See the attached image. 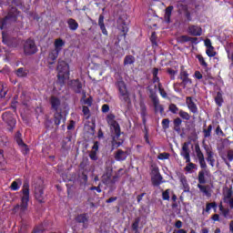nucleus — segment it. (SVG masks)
I'll return each instance as SVG.
<instances>
[{
    "mask_svg": "<svg viewBox=\"0 0 233 233\" xmlns=\"http://www.w3.org/2000/svg\"><path fill=\"white\" fill-rule=\"evenodd\" d=\"M226 52L228 54V59H231L232 61L231 65H233V44L232 43L227 46Z\"/></svg>",
    "mask_w": 233,
    "mask_h": 233,
    "instance_id": "obj_34",
    "label": "nucleus"
},
{
    "mask_svg": "<svg viewBox=\"0 0 233 233\" xmlns=\"http://www.w3.org/2000/svg\"><path fill=\"white\" fill-rule=\"evenodd\" d=\"M178 116L179 117H181V119H184L185 121H190V114H188V112L180 109L178 112Z\"/></svg>",
    "mask_w": 233,
    "mask_h": 233,
    "instance_id": "obj_38",
    "label": "nucleus"
},
{
    "mask_svg": "<svg viewBox=\"0 0 233 233\" xmlns=\"http://www.w3.org/2000/svg\"><path fill=\"white\" fill-rule=\"evenodd\" d=\"M153 106L155 108V112H160V114H165V107L163 105L159 104V99L157 100V103H153Z\"/></svg>",
    "mask_w": 233,
    "mask_h": 233,
    "instance_id": "obj_40",
    "label": "nucleus"
},
{
    "mask_svg": "<svg viewBox=\"0 0 233 233\" xmlns=\"http://www.w3.org/2000/svg\"><path fill=\"white\" fill-rule=\"evenodd\" d=\"M59 51L52 49L48 54V65H55L56 61H57V57H59Z\"/></svg>",
    "mask_w": 233,
    "mask_h": 233,
    "instance_id": "obj_20",
    "label": "nucleus"
},
{
    "mask_svg": "<svg viewBox=\"0 0 233 233\" xmlns=\"http://www.w3.org/2000/svg\"><path fill=\"white\" fill-rule=\"evenodd\" d=\"M17 15H19V11L16 7H11L5 15L9 21H17Z\"/></svg>",
    "mask_w": 233,
    "mask_h": 233,
    "instance_id": "obj_18",
    "label": "nucleus"
},
{
    "mask_svg": "<svg viewBox=\"0 0 233 233\" xmlns=\"http://www.w3.org/2000/svg\"><path fill=\"white\" fill-rule=\"evenodd\" d=\"M67 25L69 30H71L72 32H76V30L79 28V23H77V21H76V19L74 18L67 19Z\"/></svg>",
    "mask_w": 233,
    "mask_h": 233,
    "instance_id": "obj_26",
    "label": "nucleus"
},
{
    "mask_svg": "<svg viewBox=\"0 0 233 233\" xmlns=\"http://www.w3.org/2000/svg\"><path fill=\"white\" fill-rule=\"evenodd\" d=\"M6 94H8V87H6V85L0 84V97L1 99H5L6 97Z\"/></svg>",
    "mask_w": 233,
    "mask_h": 233,
    "instance_id": "obj_35",
    "label": "nucleus"
},
{
    "mask_svg": "<svg viewBox=\"0 0 233 233\" xmlns=\"http://www.w3.org/2000/svg\"><path fill=\"white\" fill-rule=\"evenodd\" d=\"M162 128L164 130H168V128H170V119L168 118H164L162 120Z\"/></svg>",
    "mask_w": 233,
    "mask_h": 233,
    "instance_id": "obj_51",
    "label": "nucleus"
},
{
    "mask_svg": "<svg viewBox=\"0 0 233 233\" xmlns=\"http://www.w3.org/2000/svg\"><path fill=\"white\" fill-rule=\"evenodd\" d=\"M180 183L183 187L184 192H190V186L188 185V181L187 180V177L183 176L180 177Z\"/></svg>",
    "mask_w": 233,
    "mask_h": 233,
    "instance_id": "obj_31",
    "label": "nucleus"
},
{
    "mask_svg": "<svg viewBox=\"0 0 233 233\" xmlns=\"http://www.w3.org/2000/svg\"><path fill=\"white\" fill-rule=\"evenodd\" d=\"M10 188H11V190H14V191L19 190V188H20V187H19V182H17V181H13V182L11 183Z\"/></svg>",
    "mask_w": 233,
    "mask_h": 233,
    "instance_id": "obj_57",
    "label": "nucleus"
},
{
    "mask_svg": "<svg viewBox=\"0 0 233 233\" xmlns=\"http://www.w3.org/2000/svg\"><path fill=\"white\" fill-rule=\"evenodd\" d=\"M98 25H99L100 28L105 26V15H99Z\"/></svg>",
    "mask_w": 233,
    "mask_h": 233,
    "instance_id": "obj_58",
    "label": "nucleus"
},
{
    "mask_svg": "<svg viewBox=\"0 0 233 233\" xmlns=\"http://www.w3.org/2000/svg\"><path fill=\"white\" fill-rule=\"evenodd\" d=\"M150 42L153 48L157 46V35L156 34V32H152L150 36Z\"/></svg>",
    "mask_w": 233,
    "mask_h": 233,
    "instance_id": "obj_42",
    "label": "nucleus"
},
{
    "mask_svg": "<svg viewBox=\"0 0 233 233\" xmlns=\"http://www.w3.org/2000/svg\"><path fill=\"white\" fill-rule=\"evenodd\" d=\"M21 193L23 194L21 197V203L15 206L14 211L19 212V215L23 218L28 210V201H30V186L25 183Z\"/></svg>",
    "mask_w": 233,
    "mask_h": 233,
    "instance_id": "obj_2",
    "label": "nucleus"
},
{
    "mask_svg": "<svg viewBox=\"0 0 233 233\" xmlns=\"http://www.w3.org/2000/svg\"><path fill=\"white\" fill-rule=\"evenodd\" d=\"M177 14L181 15L182 14H185L188 10V5L178 3L177 5Z\"/></svg>",
    "mask_w": 233,
    "mask_h": 233,
    "instance_id": "obj_33",
    "label": "nucleus"
},
{
    "mask_svg": "<svg viewBox=\"0 0 233 233\" xmlns=\"http://www.w3.org/2000/svg\"><path fill=\"white\" fill-rule=\"evenodd\" d=\"M204 137L212 136V125H209L207 129H203Z\"/></svg>",
    "mask_w": 233,
    "mask_h": 233,
    "instance_id": "obj_49",
    "label": "nucleus"
},
{
    "mask_svg": "<svg viewBox=\"0 0 233 233\" xmlns=\"http://www.w3.org/2000/svg\"><path fill=\"white\" fill-rule=\"evenodd\" d=\"M2 119L5 123H6V125L9 126V132H14V129L15 128V125L17 123L15 118H14V115L10 111L5 112L2 115Z\"/></svg>",
    "mask_w": 233,
    "mask_h": 233,
    "instance_id": "obj_7",
    "label": "nucleus"
},
{
    "mask_svg": "<svg viewBox=\"0 0 233 233\" xmlns=\"http://www.w3.org/2000/svg\"><path fill=\"white\" fill-rule=\"evenodd\" d=\"M106 121L114 134L111 140L112 150H114V148H119V147L125 143V140L119 139V137H121V126L116 121V115L112 113L106 116Z\"/></svg>",
    "mask_w": 233,
    "mask_h": 233,
    "instance_id": "obj_1",
    "label": "nucleus"
},
{
    "mask_svg": "<svg viewBox=\"0 0 233 233\" xmlns=\"http://www.w3.org/2000/svg\"><path fill=\"white\" fill-rule=\"evenodd\" d=\"M136 63V58L132 55H127L124 58V65H134Z\"/></svg>",
    "mask_w": 233,
    "mask_h": 233,
    "instance_id": "obj_37",
    "label": "nucleus"
},
{
    "mask_svg": "<svg viewBox=\"0 0 233 233\" xmlns=\"http://www.w3.org/2000/svg\"><path fill=\"white\" fill-rule=\"evenodd\" d=\"M23 135L21 132L17 131L15 135V141L17 143L18 147L21 148V152L24 156H26L28 152H30V148H28V145L23 141Z\"/></svg>",
    "mask_w": 233,
    "mask_h": 233,
    "instance_id": "obj_9",
    "label": "nucleus"
},
{
    "mask_svg": "<svg viewBox=\"0 0 233 233\" xmlns=\"http://www.w3.org/2000/svg\"><path fill=\"white\" fill-rule=\"evenodd\" d=\"M56 70L58 72V83H60V85H65V82L68 79V77H70V70L68 64L66 61L59 60Z\"/></svg>",
    "mask_w": 233,
    "mask_h": 233,
    "instance_id": "obj_3",
    "label": "nucleus"
},
{
    "mask_svg": "<svg viewBox=\"0 0 233 233\" xmlns=\"http://www.w3.org/2000/svg\"><path fill=\"white\" fill-rule=\"evenodd\" d=\"M197 59H198V63L203 68H207L208 66V64L205 61V57H203L202 55H197Z\"/></svg>",
    "mask_w": 233,
    "mask_h": 233,
    "instance_id": "obj_41",
    "label": "nucleus"
},
{
    "mask_svg": "<svg viewBox=\"0 0 233 233\" xmlns=\"http://www.w3.org/2000/svg\"><path fill=\"white\" fill-rule=\"evenodd\" d=\"M178 79H181L184 88H187V85H192V79L188 77V71L185 70L183 66H181Z\"/></svg>",
    "mask_w": 233,
    "mask_h": 233,
    "instance_id": "obj_14",
    "label": "nucleus"
},
{
    "mask_svg": "<svg viewBox=\"0 0 233 233\" xmlns=\"http://www.w3.org/2000/svg\"><path fill=\"white\" fill-rule=\"evenodd\" d=\"M167 72L170 76V80L174 81V79H176V74H177V71H176L172 68H167Z\"/></svg>",
    "mask_w": 233,
    "mask_h": 233,
    "instance_id": "obj_54",
    "label": "nucleus"
},
{
    "mask_svg": "<svg viewBox=\"0 0 233 233\" xmlns=\"http://www.w3.org/2000/svg\"><path fill=\"white\" fill-rule=\"evenodd\" d=\"M215 103L218 106H223V94L221 92H218L215 96Z\"/></svg>",
    "mask_w": 233,
    "mask_h": 233,
    "instance_id": "obj_39",
    "label": "nucleus"
},
{
    "mask_svg": "<svg viewBox=\"0 0 233 233\" xmlns=\"http://www.w3.org/2000/svg\"><path fill=\"white\" fill-rule=\"evenodd\" d=\"M157 88L161 97H163V99H167V97H168V95L167 94V91H165V88H163V85L158 84Z\"/></svg>",
    "mask_w": 233,
    "mask_h": 233,
    "instance_id": "obj_43",
    "label": "nucleus"
},
{
    "mask_svg": "<svg viewBox=\"0 0 233 233\" xmlns=\"http://www.w3.org/2000/svg\"><path fill=\"white\" fill-rule=\"evenodd\" d=\"M206 154L208 163H209L210 167H214V165L216 164V159L214 158V152L211 151L210 148H207Z\"/></svg>",
    "mask_w": 233,
    "mask_h": 233,
    "instance_id": "obj_25",
    "label": "nucleus"
},
{
    "mask_svg": "<svg viewBox=\"0 0 233 233\" xmlns=\"http://www.w3.org/2000/svg\"><path fill=\"white\" fill-rule=\"evenodd\" d=\"M148 92H149V98L151 99L152 103H155V105H157V100L159 98L157 97V93L156 92V90L152 88H148Z\"/></svg>",
    "mask_w": 233,
    "mask_h": 233,
    "instance_id": "obj_32",
    "label": "nucleus"
},
{
    "mask_svg": "<svg viewBox=\"0 0 233 233\" xmlns=\"http://www.w3.org/2000/svg\"><path fill=\"white\" fill-rule=\"evenodd\" d=\"M2 43L10 48H17V38L10 37L5 32L2 33Z\"/></svg>",
    "mask_w": 233,
    "mask_h": 233,
    "instance_id": "obj_10",
    "label": "nucleus"
},
{
    "mask_svg": "<svg viewBox=\"0 0 233 233\" xmlns=\"http://www.w3.org/2000/svg\"><path fill=\"white\" fill-rule=\"evenodd\" d=\"M162 198L164 201H168L170 199V189H167L162 193Z\"/></svg>",
    "mask_w": 233,
    "mask_h": 233,
    "instance_id": "obj_55",
    "label": "nucleus"
},
{
    "mask_svg": "<svg viewBox=\"0 0 233 233\" xmlns=\"http://www.w3.org/2000/svg\"><path fill=\"white\" fill-rule=\"evenodd\" d=\"M90 217L88 213H81L76 216L75 221L80 225H82L83 228H88V221Z\"/></svg>",
    "mask_w": 233,
    "mask_h": 233,
    "instance_id": "obj_12",
    "label": "nucleus"
},
{
    "mask_svg": "<svg viewBox=\"0 0 233 233\" xmlns=\"http://www.w3.org/2000/svg\"><path fill=\"white\" fill-rule=\"evenodd\" d=\"M168 110L169 112H171V114H177L181 109H179V107H177L176 104H170L168 106Z\"/></svg>",
    "mask_w": 233,
    "mask_h": 233,
    "instance_id": "obj_47",
    "label": "nucleus"
},
{
    "mask_svg": "<svg viewBox=\"0 0 233 233\" xmlns=\"http://www.w3.org/2000/svg\"><path fill=\"white\" fill-rule=\"evenodd\" d=\"M186 105L192 114H198V105H196V102H194V97L192 96H187L186 98Z\"/></svg>",
    "mask_w": 233,
    "mask_h": 233,
    "instance_id": "obj_15",
    "label": "nucleus"
},
{
    "mask_svg": "<svg viewBox=\"0 0 233 233\" xmlns=\"http://www.w3.org/2000/svg\"><path fill=\"white\" fill-rule=\"evenodd\" d=\"M195 152L197 154L200 168H202L203 170H207V162L205 161V155L203 154V151H201L199 144L195 145Z\"/></svg>",
    "mask_w": 233,
    "mask_h": 233,
    "instance_id": "obj_11",
    "label": "nucleus"
},
{
    "mask_svg": "<svg viewBox=\"0 0 233 233\" xmlns=\"http://www.w3.org/2000/svg\"><path fill=\"white\" fill-rule=\"evenodd\" d=\"M49 101H50L52 110H55V112H57L59 110V107L61 106V100L56 96H52Z\"/></svg>",
    "mask_w": 233,
    "mask_h": 233,
    "instance_id": "obj_22",
    "label": "nucleus"
},
{
    "mask_svg": "<svg viewBox=\"0 0 233 233\" xmlns=\"http://www.w3.org/2000/svg\"><path fill=\"white\" fill-rule=\"evenodd\" d=\"M68 86L75 92V94H81L83 92V83L79 79H73L68 82Z\"/></svg>",
    "mask_w": 233,
    "mask_h": 233,
    "instance_id": "obj_13",
    "label": "nucleus"
},
{
    "mask_svg": "<svg viewBox=\"0 0 233 233\" xmlns=\"http://www.w3.org/2000/svg\"><path fill=\"white\" fill-rule=\"evenodd\" d=\"M186 163H187V165L185 167L186 172H192V170L196 168V164L192 162H186Z\"/></svg>",
    "mask_w": 233,
    "mask_h": 233,
    "instance_id": "obj_53",
    "label": "nucleus"
},
{
    "mask_svg": "<svg viewBox=\"0 0 233 233\" xmlns=\"http://www.w3.org/2000/svg\"><path fill=\"white\" fill-rule=\"evenodd\" d=\"M157 159H159L160 161H165V159H170V153H167V152L160 153L157 156Z\"/></svg>",
    "mask_w": 233,
    "mask_h": 233,
    "instance_id": "obj_48",
    "label": "nucleus"
},
{
    "mask_svg": "<svg viewBox=\"0 0 233 233\" xmlns=\"http://www.w3.org/2000/svg\"><path fill=\"white\" fill-rule=\"evenodd\" d=\"M66 42L62 38H56L54 42V50H56V52H60L63 50V47L65 46Z\"/></svg>",
    "mask_w": 233,
    "mask_h": 233,
    "instance_id": "obj_24",
    "label": "nucleus"
},
{
    "mask_svg": "<svg viewBox=\"0 0 233 233\" xmlns=\"http://www.w3.org/2000/svg\"><path fill=\"white\" fill-rule=\"evenodd\" d=\"M110 111V106H108V104H104L102 106V112L103 114H106V112Z\"/></svg>",
    "mask_w": 233,
    "mask_h": 233,
    "instance_id": "obj_62",
    "label": "nucleus"
},
{
    "mask_svg": "<svg viewBox=\"0 0 233 233\" xmlns=\"http://www.w3.org/2000/svg\"><path fill=\"white\" fill-rule=\"evenodd\" d=\"M219 210L222 213L224 218H228L230 214V209L223 208V206H219Z\"/></svg>",
    "mask_w": 233,
    "mask_h": 233,
    "instance_id": "obj_50",
    "label": "nucleus"
},
{
    "mask_svg": "<svg viewBox=\"0 0 233 233\" xmlns=\"http://www.w3.org/2000/svg\"><path fill=\"white\" fill-rule=\"evenodd\" d=\"M174 10V5H169L165 10V20L167 23H170V18L172 17V12Z\"/></svg>",
    "mask_w": 233,
    "mask_h": 233,
    "instance_id": "obj_30",
    "label": "nucleus"
},
{
    "mask_svg": "<svg viewBox=\"0 0 233 233\" xmlns=\"http://www.w3.org/2000/svg\"><path fill=\"white\" fill-rule=\"evenodd\" d=\"M181 125H183L181 117H177L173 120V129L175 132H181Z\"/></svg>",
    "mask_w": 233,
    "mask_h": 233,
    "instance_id": "obj_28",
    "label": "nucleus"
},
{
    "mask_svg": "<svg viewBox=\"0 0 233 233\" xmlns=\"http://www.w3.org/2000/svg\"><path fill=\"white\" fill-rule=\"evenodd\" d=\"M151 183L153 187H159L161 183H163V176H161V173H159V167L157 166H155L151 169Z\"/></svg>",
    "mask_w": 233,
    "mask_h": 233,
    "instance_id": "obj_8",
    "label": "nucleus"
},
{
    "mask_svg": "<svg viewBox=\"0 0 233 233\" xmlns=\"http://www.w3.org/2000/svg\"><path fill=\"white\" fill-rule=\"evenodd\" d=\"M177 41L183 45L184 43H188L189 41L192 45H198V37H191L188 35H181L177 38Z\"/></svg>",
    "mask_w": 233,
    "mask_h": 233,
    "instance_id": "obj_21",
    "label": "nucleus"
},
{
    "mask_svg": "<svg viewBox=\"0 0 233 233\" xmlns=\"http://www.w3.org/2000/svg\"><path fill=\"white\" fill-rule=\"evenodd\" d=\"M16 76L18 77H26V71H25V68L20 67L16 70Z\"/></svg>",
    "mask_w": 233,
    "mask_h": 233,
    "instance_id": "obj_52",
    "label": "nucleus"
},
{
    "mask_svg": "<svg viewBox=\"0 0 233 233\" xmlns=\"http://www.w3.org/2000/svg\"><path fill=\"white\" fill-rule=\"evenodd\" d=\"M187 32L190 35H194L195 37H199V35L203 34V29L198 25H189L187 28Z\"/></svg>",
    "mask_w": 233,
    "mask_h": 233,
    "instance_id": "obj_17",
    "label": "nucleus"
},
{
    "mask_svg": "<svg viewBox=\"0 0 233 233\" xmlns=\"http://www.w3.org/2000/svg\"><path fill=\"white\" fill-rule=\"evenodd\" d=\"M228 161H233V150L228 151Z\"/></svg>",
    "mask_w": 233,
    "mask_h": 233,
    "instance_id": "obj_64",
    "label": "nucleus"
},
{
    "mask_svg": "<svg viewBox=\"0 0 233 233\" xmlns=\"http://www.w3.org/2000/svg\"><path fill=\"white\" fill-rule=\"evenodd\" d=\"M216 207H218V204H216V202L207 203V205H206V212H210V210L212 208H216Z\"/></svg>",
    "mask_w": 233,
    "mask_h": 233,
    "instance_id": "obj_56",
    "label": "nucleus"
},
{
    "mask_svg": "<svg viewBox=\"0 0 233 233\" xmlns=\"http://www.w3.org/2000/svg\"><path fill=\"white\" fill-rule=\"evenodd\" d=\"M129 155L130 153H128V151H123V149H118L115 154V159L116 161H125Z\"/></svg>",
    "mask_w": 233,
    "mask_h": 233,
    "instance_id": "obj_19",
    "label": "nucleus"
},
{
    "mask_svg": "<svg viewBox=\"0 0 233 233\" xmlns=\"http://www.w3.org/2000/svg\"><path fill=\"white\" fill-rule=\"evenodd\" d=\"M54 121H55V125L56 127H59L61 125V121L65 123V121H66V118L63 116V113L56 112L54 116Z\"/></svg>",
    "mask_w": 233,
    "mask_h": 233,
    "instance_id": "obj_27",
    "label": "nucleus"
},
{
    "mask_svg": "<svg viewBox=\"0 0 233 233\" xmlns=\"http://www.w3.org/2000/svg\"><path fill=\"white\" fill-rule=\"evenodd\" d=\"M24 53L25 56H34V54H37V46H35V41L32 38H28L24 44Z\"/></svg>",
    "mask_w": 233,
    "mask_h": 233,
    "instance_id": "obj_6",
    "label": "nucleus"
},
{
    "mask_svg": "<svg viewBox=\"0 0 233 233\" xmlns=\"http://www.w3.org/2000/svg\"><path fill=\"white\" fill-rule=\"evenodd\" d=\"M184 15L188 23L192 21V15L190 14V11H188V9L184 13Z\"/></svg>",
    "mask_w": 233,
    "mask_h": 233,
    "instance_id": "obj_59",
    "label": "nucleus"
},
{
    "mask_svg": "<svg viewBox=\"0 0 233 233\" xmlns=\"http://www.w3.org/2000/svg\"><path fill=\"white\" fill-rule=\"evenodd\" d=\"M121 32L123 33V36L127 37V34H128V26L124 24L121 28Z\"/></svg>",
    "mask_w": 233,
    "mask_h": 233,
    "instance_id": "obj_60",
    "label": "nucleus"
},
{
    "mask_svg": "<svg viewBox=\"0 0 233 233\" xmlns=\"http://www.w3.org/2000/svg\"><path fill=\"white\" fill-rule=\"evenodd\" d=\"M215 134L217 136H225V133H223V130L221 129V127L218 126L216 130H215Z\"/></svg>",
    "mask_w": 233,
    "mask_h": 233,
    "instance_id": "obj_61",
    "label": "nucleus"
},
{
    "mask_svg": "<svg viewBox=\"0 0 233 233\" xmlns=\"http://www.w3.org/2000/svg\"><path fill=\"white\" fill-rule=\"evenodd\" d=\"M62 150H70V146H68L66 140L62 141Z\"/></svg>",
    "mask_w": 233,
    "mask_h": 233,
    "instance_id": "obj_63",
    "label": "nucleus"
},
{
    "mask_svg": "<svg viewBox=\"0 0 233 233\" xmlns=\"http://www.w3.org/2000/svg\"><path fill=\"white\" fill-rule=\"evenodd\" d=\"M205 176H208V170H200L198 172V188H199L200 192L207 196V198H211L212 197V192L210 191V186L205 184L207 183V178H205Z\"/></svg>",
    "mask_w": 233,
    "mask_h": 233,
    "instance_id": "obj_4",
    "label": "nucleus"
},
{
    "mask_svg": "<svg viewBox=\"0 0 233 233\" xmlns=\"http://www.w3.org/2000/svg\"><path fill=\"white\" fill-rule=\"evenodd\" d=\"M139 218H136L134 223L131 225V228L133 230V232L137 233L139 230Z\"/></svg>",
    "mask_w": 233,
    "mask_h": 233,
    "instance_id": "obj_45",
    "label": "nucleus"
},
{
    "mask_svg": "<svg viewBox=\"0 0 233 233\" xmlns=\"http://www.w3.org/2000/svg\"><path fill=\"white\" fill-rule=\"evenodd\" d=\"M226 193L224 194L223 201L224 203H228V199L233 198V188L232 187H226Z\"/></svg>",
    "mask_w": 233,
    "mask_h": 233,
    "instance_id": "obj_29",
    "label": "nucleus"
},
{
    "mask_svg": "<svg viewBox=\"0 0 233 233\" xmlns=\"http://www.w3.org/2000/svg\"><path fill=\"white\" fill-rule=\"evenodd\" d=\"M35 198L38 203H45V189L41 186L35 187Z\"/></svg>",
    "mask_w": 233,
    "mask_h": 233,
    "instance_id": "obj_16",
    "label": "nucleus"
},
{
    "mask_svg": "<svg viewBox=\"0 0 233 233\" xmlns=\"http://www.w3.org/2000/svg\"><path fill=\"white\" fill-rule=\"evenodd\" d=\"M9 21V18L6 16L0 19V30H6V28H8Z\"/></svg>",
    "mask_w": 233,
    "mask_h": 233,
    "instance_id": "obj_36",
    "label": "nucleus"
},
{
    "mask_svg": "<svg viewBox=\"0 0 233 233\" xmlns=\"http://www.w3.org/2000/svg\"><path fill=\"white\" fill-rule=\"evenodd\" d=\"M182 157L186 159V163H190V150L188 149V144L184 143L181 152Z\"/></svg>",
    "mask_w": 233,
    "mask_h": 233,
    "instance_id": "obj_23",
    "label": "nucleus"
},
{
    "mask_svg": "<svg viewBox=\"0 0 233 233\" xmlns=\"http://www.w3.org/2000/svg\"><path fill=\"white\" fill-rule=\"evenodd\" d=\"M115 86H116L120 97H122L124 103H128L130 101V93L128 92V88H127V84L123 79H119L115 83Z\"/></svg>",
    "mask_w": 233,
    "mask_h": 233,
    "instance_id": "obj_5",
    "label": "nucleus"
},
{
    "mask_svg": "<svg viewBox=\"0 0 233 233\" xmlns=\"http://www.w3.org/2000/svg\"><path fill=\"white\" fill-rule=\"evenodd\" d=\"M45 230H46V228L45 227V225L40 224L35 227L32 233H45Z\"/></svg>",
    "mask_w": 233,
    "mask_h": 233,
    "instance_id": "obj_44",
    "label": "nucleus"
},
{
    "mask_svg": "<svg viewBox=\"0 0 233 233\" xmlns=\"http://www.w3.org/2000/svg\"><path fill=\"white\" fill-rule=\"evenodd\" d=\"M206 54L208 57H216V55L218 53L214 50V46H213V47H208L206 50Z\"/></svg>",
    "mask_w": 233,
    "mask_h": 233,
    "instance_id": "obj_46",
    "label": "nucleus"
}]
</instances>
